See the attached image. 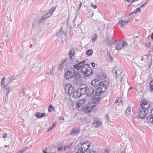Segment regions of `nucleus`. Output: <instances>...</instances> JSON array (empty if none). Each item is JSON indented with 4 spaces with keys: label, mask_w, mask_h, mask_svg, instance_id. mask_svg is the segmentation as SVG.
<instances>
[{
    "label": "nucleus",
    "mask_w": 153,
    "mask_h": 153,
    "mask_svg": "<svg viewBox=\"0 0 153 153\" xmlns=\"http://www.w3.org/2000/svg\"><path fill=\"white\" fill-rule=\"evenodd\" d=\"M108 82L107 80H105L101 82L98 87L100 88V89L102 91L105 92L108 87Z\"/></svg>",
    "instance_id": "nucleus-6"
},
{
    "label": "nucleus",
    "mask_w": 153,
    "mask_h": 153,
    "mask_svg": "<svg viewBox=\"0 0 153 153\" xmlns=\"http://www.w3.org/2000/svg\"><path fill=\"white\" fill-rule=\"evenodd\" d=\"M131 19V18L128 19L127 20H126V21L128 23L129 21H130V20Z\"/></svg>",
    "instance_id": "nucleus-61"
},
{
    "label": "nucleus",
    "mask_w": 153,
    "mask_h": 153,
    "mask_svg": "<svg viewBox=\"0 0 153 153\" xmlns=\"http://www.w3.org/2000/svg\"><path fill=\"white\" fill-rule=\"evenodd\" d=\"M92 125L95 128H97L101 125V123L100 121L95 120L92 123Z\"/></svg>",
    "instance_id": "nucleus-15"
},
{
    "label": "nucleus",
    "mask_w": 153,
    "mask_h": 153,
    "mask_svg": "<svg viewBox=\"0 0 153 153\" xmlns=\"http://www.w3.org/2000/svg\"><path fill=\"white\" fill-rule=\"evenodd\" d=\"M116 49L119 50L122 48L125 47L128 45V43L126 41H123L122 40L117 39L116 40L115 44Z\"/></svg>",
    "instance_id": "nucleus-3"
},
{
    "label": "nucleus",
    "mask_w": 153,
    "mask_h": 153,
    "mask_svg": "<svg viewBox=\"0 0 153 153\" xmlns=\"http://www.w3.org/2000/svg\"><path fill=\"white\" fill-rule=\"evenodd\" d=\"M25 91H26V90H25V89L24 88H23L21 90V92L22 94H25Z\"/></svg>",
    "instance_id": "nucleus-45"
},
{
    "label": "nucleus",
    "mask_w": 153,
    "mask_h": 153,
    "mask_svg": "<svg viewBox=\"0 0 153 153\" xmlns=\"http://www.w3.org/2000/svg\"><path fill=\"white\" fill-rule=\"evenodd\" d=\"M81 7V4H79L78 5L77 7V10L78 11L80 8Z\"/></svg>",
    "instance_id": "nucleus-51"
},
{
    "label": "nucleus",
    "mask_w": 153,
    "mask_h": 153,
    "mask_svg": "<svg viewBox=\"0 0 153 153\" xmlns=\"http://www.w3.org/2000/svg\"><path fill=\"white\" fill-rule=\"evenodd\" d=\"M64 89L65 92L69 95L72 94L74 91V88L73 87L72 85L69 83L65 85Z\"/></svg>",
    "instance_id": "nucleus-5"
},
{
    "label": "nucleus",
    "mask_w": 153,
    "mask_h": 153,
    "mask_svg": "<svg viewBox=\"0 0 153 153\" xmlns=\"http://www.w3.org/2000/svg\"><path fill=\"white\" fill-rule=\"evenodd\" d=\"M122 71L121 68L119 67H116L112 71V72L115 73L116 74L115 77L116 78L119 76H120V75L122 73Z\"/></svg>",
    "instance_id": "nucleus-9"
},
{
    "label": "nucleus",
    "mask_w": 153,
    "mask_h": 153,
    "mask_svg": "<svg viewBox=\"0 0 153 153\" xmlns=\"http://www.w3.org/2000/svg\"><path fill=\"white\" fill-rule=\"evenodd\" d=\"M67 153H76V152H74H74H67Z\"/></svg>",
    "instance_id": "nucleus-64"
},
{
    "label": "nucleus",
    "mask_w": 153,
    "mask_h": 153,
    "mask_svg": "<svg viewBox=\"0 0 153 153\" xmlns=\"http://www.w3.org/2000/svg\"><path fill=\"white\" fill-rule=\"evenodd\" d=\"M49 17V16L48 15H47V14H46L45 15L43 16L40 19L39 21V22L40 23L42 22L43 20L48 18Z\"/></svg>",
    "instance_id": "nucleus-27"
},
{
    "label": "nucleus",
    "mask_w": 153,
    "mask_h": 153,
    "mask_svg": "<svg viewBox=\"0 0 153 153\" xmlns=\"http://www.w3.org/2000/svg\"><path fill=\"white\" fill-rule=\"evenodd\" d=\"M150 114L153 115V108L151 109Z\"/></svg>",
    "instance_id": "nucleus-56"
},
{
    "label": "nucleus",
    "mask_w": 153,
    "mask_h": 153,
    "mask_svg": "<svg viewBox=\"0 0 153 153\" xmlns=\"http://www.w3.org/2000/svg\"><path fill=\"white\" fill-rule=\"evenodd\" d=\"M91 7H93L94 8L96 9L97 7V6L96 5H94L93 3H92L91 4Z\"/></svg>",
    "instance_id": "nucleus-48"
},
{
    "label": "nucleus",
    "mask_w": 153,
    "mask_h": 153,
    "mask_svg": "<svg viewBox=\"0 0 153 153\" xmlns=\"http://www.w3.org/2000/svg\"><path fill=\"white\" fill-rule=\"evenodd\" d=\"M93 53V51L92 49H90L87 51L86 54L88 56L91 55Z\"/></svg>",
    "instance_id": "nucleus-28"
},
{
    "label": "nucleus",
    "mask_w": 153,
    "mask_h": 153,
    "mask_svg": "<svg viewBox=\"0 0 153 153\" xmlns=\"http://www.w3.org/2000/svg\"><path fill=\"white\" fill-rule=\"evenodd\" d=\"M131 108L129 107L128 108L126 109V114L127 115H128L130 113V111H131Z\"/></svg>",
    "instance_id": "nucleus-32"
},
{
    "label": "nucleus",
    "mask_w": 153,
    "mask_h": 153,
    "mask_svg": "<svg viewBox=\"0 0 153 153\" xmlns=\"http://www.w3.org/2000/svg\"><path fill=\"white\" fill-rule=\"evenodd\" d=\"M87 152H88L87 153H97L96 151H94L93 150H91L90 151L89 150H88Z\"/></svg>",
    "instance_id": "nucleus-44"
},
{
    "label": "nucleus",
    "mask_w": 153,
    "mask_h": 153,
    "mask_svg": "<svg viewBox=\"0 0 153 153\" xmlns=\"http://www.w3.org/2000/svg\"><path fill=\"white\" fill-rule=\"evenodd\" d=\"M55 69V68L53 67L52 68L51 70L48 73H47L46 74H50L52 75L53 74V71Z\"/></svg>",
    "instance_id": "nucleus-37"
},
{
    "label": "nucleus",
    "mask_w": 153,
    "mask_h": 153,
    "mask_svg": "<svg viewBox=\"0 0 153 153\" xmlns=\"http://www.w3.org/2000/svg\"><path fill=\"white\" fill-rule=\"evenodd\" d=\"M97 34H95L93 35V37L92 39V41L94 42L95 41L97 38Z\"/></svg>",
    "instance_id": "nucleus-39"
},
{
    "label": "nucleus",
    "mask_w": 153,
    "mask_h": 153,
    "mask_svg": "<svg viewBox=\"0 0 153 153\" xmlns=\"http://www.w3.org/2000/svg\"><path fill=\"white\" fill-rule=\"evenodd\" d=\"M75 53V51L74 48L71 49L68 52V55L70 57L69 59L70 62H72L74 60L72 59V56H74Z\"/></svg>",
    "instance_id": "nucleus-11"
},
{
    "label": "nucleus",
    "mask_w": 153,
    "mask_h": 153,
    "mask_svg": "<svg viewBox=\"0 0 153 153\" xmlns=\"http://www.w3.org/2000/svg\"><path fill=\"white\" fill-rule=\"evenodd\" d=\"M63 33V31L62 30V29L61 28L59 30L58 32L57 33H56V36H61Z\"/></svg>",
    "instance_id": "nucleus-31"
},
{
    "label": "nucleus",
    "mask_w": 153,
    "mask_h": 153,
    "mask_svg": "<svg viewBox=\"0 0 153 153\" xmlns=\"http://www.w3.org/2000/svg\"><path fill=\"white\" fill-rule=\"evenodd\" d=\"M147 3V2H145V3L143 4L141 6V7H143Z\"/></svg>",
    "instance_id": "nucleus-55"
},
{
    "label": "nucleus",
    "mask_w": 153,
    "mask_h": 153,
    "mask_svg": "<svg viewBox=\"0 0 153 153\" xmlns=\"http://www.w3.org/2000/svg\"><path fill=\"white\" fill-rule=\"evenodd\" d=\"M56 7H53L52 9H51L53 11L56 9Z\"/></svg>",
    "instance_id": "nucleus-63"
},
{
    "label": "nucleus",
    "mask_w": 153,
    "mask_h": 153,
    "mask_svg": "<svg viewBox=\"0 0 153 153\" xmlns=\"http://www.w3.org/2000/svg\"><path fill=\"white\" fill-rule=\"evenodd\" d=\"M5 79V78H3V79H2L1 81V86L3 88H4L5 87H6V86L7 85H6L4 84Z\"/></svg>",
    "instance_id": "nucleus-26"
},
{
    "label": "nucleus",
    "mask_w": 153,
    "mask_h": 153,
    "mask_svg": "<svg viewBox=\"0 0 153 153\" xmlns=\"http://www.w3.org/2000/svg\"><path fill=\"white\" fill-rule=\"evenodd\" d=\"M47 150V148H45V150H43V153H47V152H46V151Z\"/></svg>",
    "instance_id": "nucleus-60"
},
{
    "label": "nucleus",
    "mask_w": 153,
    "mask_h": 153,
    "mask_svg": "<svg viewBox=\"0 0 153 153\" xmlns=\"http://www.w3.org/2000/svg\"><path fill=\"white\" fill-rule=\"evenodd\" d=\"M150 91H153V80H152L151 81L150 83Z\"/></svg>",
    "instance_id": "nucleus-35"
},
{
    "label": "nucleus",
    "mask_w": 153,
    "mask_h": 153,
    "mask_svg": "<svg viewBox=\"0 0 153 153\" xmlns=\"http://www.w3.org/2000/svg\"><path fill=\"white\" fill-rule=\"evenodd\" d=\"M78 74H75V75L74 76V78L75 79L78 80L79 79V78H78Z\"/></svg>",
    "instance_id": "nucleus-42"
},
{
    "label": "nucleus",
    "mask_w": 153,
    "mask_h": 153,
    "mask_svg": "<svg viewBox=\"0 0 153 153\" xmlns=\"http://www.w3.org/2000/svg\"><path fill=\"white\" fill-rule=\"evenodd\" d=\"M78 91H79L80 94H81V96L84 94L85 93L86 94V87L83 88H81L80 89H78Z\"/></svg>",
    "instance_id": "nucleus-17"
},
{
    "label": "nucleus",
    "mask_w": 153,
    "mask_h": 153,
    "mask_svg": "<svg viewBox=\"0 0 153 153\" xmlns=\"http://www.w3.org/2000/svg\"><path fill=\"white\" fill-rule=\"evenodd\" d=\"M137 9L135 10H134L130 14H129V16H130L131 15H132V14H133L134 13V14H135V13H137Z\"/></svg>",
    "instance_id": "nucleus-43"
},
{
    "label": "nucleus",
    "mask_w": 153,
    "mask_h": 153,
    "mask_svg": "<svg viewBox=\"0 0 153 153\" xmlns=\"http://www.w3.org/2000/svg\"><path fill=\"white\" fill-rule=\"evenodd\" d=\"M45 115V113H41L39 112H37L35 114V116L36 118H39L42 117L44 116Z\"/></svg>",
    "instance_id": "nucleus-20"
},
{
    "label": "nucleus",
    "mask_w": 153,
    "mask_h": 153,
    "mask_svg": "<svg viewBox=\"0 0 153 153\" xmlns=\"http://www.w3.org/2000/svg\"><path fill=\"white\" fill-rule=\"evenodd\" d=\"M59 119H62V120H64V117H61V116H60V117H59Z\"/></svg>",
    "instance_id": "nucleus-62"
},
{
    "label": "nucleus",
    "mask_w": 153,
    "mask_h": 153,
    "mask_svg": "<svg viewBox=\"0 0 153 153\" xmlns=\"http://www.w3.org/2000/svg\"><path fill=\"white\" fill-rule=\"evenodd\" d=\"M85 62L84 60H83L73 65V67L75 69L77 70L81 69L82 66L85 63Z\"/></svg>",
    "instance_id": "nucleus-10"
},
{
    "label": "nucleus",
    "mask_w": 153,
    "mask_h": 153,
    "mask_svg": "<svg viewBox=\"0 0 153 153\" xmlns=\"http://www.w3.org/2000/svg\"><path fill=\"white\" fill-rule=\"evenodd\" d=\"M8 95L7 96H6V95H5V96L4 97V98H5V101H6L8 99Z\"/></svg>",
    "instance_id": "nucleus-52"
},
{
    "label": "nucleus",
    "mask_w": 153,
    "mask_h": 153,
    "mask_svg": "<svg viewBox=\"0 0 153 153\" xmlns=\"http://www.w3.org/2000/svg\"><path fill=\"white\" fill-rule=\"evenodd\" d=\"M100 99H101L100 97H97L95 98V103H99V102L100 100ZM99 103H100L99 102Z\"/></svg>",
    "instance_id": "nucleus-34"
},
{
    "label": "nucleus",
    "mask_w": 153,
    "mask_h": 153,
    "mask_svg": "<svg viewBox=\"0 0 153 153\" xmlns=\"http://www.w3.org/2000/svg\"><path fill=\"white\" fill-rule=\"evenodd\" d=\"M62 149H63V148L62 146L61 147H60L58 148V150L59 151V150H62ZM63 149H64V148H63Z\"/></svg>",
    "instance_id": "nucleus-50"
},
{
    "label": "nucleus",
    "mask_w": 153,
    "mask_h": 153,
    "mask_svg": "<svg viewBox=\"0 0 153 153\" xmlns=\"http://www.w3.org/2000/svg\"><path fill=\"white\" fill-rule=\"evenodd\" d=\"M123 101L122 100V99L121 97H118L117 98L115 101V103H123Z\"/></svg>",
    "instance_id": "nucleus-30"
},
{
    "label": "nucleus",
    "mask_w": 153,
    "mask_h": 153,
    "mask_svg": "<svg viewBox=\"0 0 153 153\" xmlns=\"http://www.w3.org/2000/svg\"><path fill=\"white\" fill-rule=\"evenodd\" d=\"M148 113V111H145L142 109H140V111L139 113V114L137 116L138 119H141L145 117L146 114Z\"/></svg>",
    "instance_id": "nucleus-8"
},
{
    "label": "nucleus",
    "mask_w": 153,
    "mask_h": 153,
    "mask_svg": "<svg viewBox=\"0 0 153 153\" xmlns=\"http://www.w3.org/2000/svg\"><path fill=\"white\" fill-rule=\"evenodd\" d=\"M95 90L94 87H86V95L88 97L91 96L94 94Z\"/></svg>",
    "instance_id": "nucleus-7"
},
{
    "label": "nucleus",
    "mask_w": 153,
    "mask_h": 153,
    "mask_svg": "<svg viewBox=\"0 0 153 153\" xmlns=\"http://www.w3.org/2000/svg\"><path fill=\"white\" fill-rule=\"evenodd\" d=\"M146 120L149 122L153 123V115L150 114V115L147 117Z\"/></svg>",
    "instance_id": "nucleus-21"
},
{
    "label": "nucleus",
    "mask_w": 153,
    "mask_h": 153,
    "mask_svg": "<svg viewBox=\"0 0 153 153\" xmlns=\"http://www.w3.org/2000/svg\"><path fill=\"white\" fill-rule=\"evenodd\" d=\"M149 107V104H148L146 105L145 106L143 105V107L141 108V109H143L146 111V109H147Z\"/></svg>",
    "instance_id": "nucleus-36"
},
{
    "label": "nucleus",
    "mask_w": 153,
    "mask_h": 153,
    "mask_svg": "<svg viewBox=\"0 0 153 153\" xmlns=\"http://www.w3.org/2000/svg\"><path fill=\"white\" fill-rule=\"evenodd\" d=\"M77 14H76V15L75 16L74 19L73 20V22H75V20H76V18H77Z\"/></svg>",
    "instance_id": "nucleus-49"
},
{
    "label": "nucleus",
    "mask_w": 153,
    "mask_h": 153,
    "mask_svg": "<svg viewBox=\"0 0 153 153\" xmlns=\"http://www.w3.org/2000/svg\"><path fill=\"white\" fill-rule=\"evenodd\" d=\"M102 81H100V80L97 78L95 79H94L91 82V84L94 87L98 86L100 83Z\"/></svg>",
    "instance_id": "nucleus-12"
},
{
    "label": "nucleus",
    "mask_w": 153,
    "mask_h": 153,
    "mask_svg": "<svg viewBox=\"0 0 153 153\" xmlns=\"http://www.w3.org/2000/svg\"><path fill=\"white\" fill-rule=\"evenodd\" d=\"M53 11V10L51 9L49 10V12L46 13L47 15H48L49 16V17L51 15Z\"/></svg>",
    "instance_id": "nucleus-38"
},
{
    "label": "nucleus",
    "mask_w": 153,
    "mask_h": 153,
    "mask_svg": "<svg viewBox=\"0 0 153 153\" xmlns=\"http://www.w3.org/2000/svg\"><path fill=\"white\" fill-rule=\"evenodd\" d=\"M79 133L77 129H73L70 133V134L72 136H75Z\"/></svg>",
    "instance_id": "nucleus-14"
},
{
    "label": "nucleus",
    "mask_w": 153,
    "mask_h": 153,
    "mask_svg": "<svg viewBox=\"0 0 153 153\" xmlns=\"http://www.w3.org/2000/svg\"><path fill=\"white\" fill-rule=\"evenodd\" d=\"M95 95L98 96H99L102 93L104 92V91H102L100 89V88H99L98 87L97 89H96L95 91Z\"/></svg>",
    "instance_id": "nucleus-18"
},
{
    "label": "nucleus",
    "mask_w": 153,
    "mask_h": 153,
    "mask_svg": "<svg viewBox=\"0 0 153 153\" xmlns=\"http://www.w3.org/2000/svg\"><path fill=\"white\" fill-rule=\"evenodd\" d=\"M118 24H120V26L122 27H124V26L127 25L128 23L126 21V20H121L119 22Z\"/></svg>",
    "instance_id": "nucleus-19"
},
{
    "label": "nucleus",
    "mask_w": 153,
    "mask_h": 153,
    "mask_svg": "<svg viewBox=\"0 0 153 153\" xmlns=\"http://www.w3.org/2000/svg\"><path fill=\"white\" fill-rule=\"evenodd\" d=\"M91 65H92V66L93 67H94L95 65V63H94V62H92L91 63Z\"/></svg>",
    "instance_id": "nucleus-57"
},
{
    "label": "nucleus",
    "mask_w": 153,
    "mask_h": 153,
    "mask_svg": "<svg viewBox=\"0 0 153 153\" xmlns=\"http://www.w3.org/2000/svg\"><path fill=\"white\" fill-rule=\"evenodd\" d=\"M63 67V63L61 62L59 65L58 67V70L60 71H61L62 70V69Z\"/></svg>",
    "instance_id": "nucleus-33"
},
{
    "label": "nucleus",
    "mask_w": 153,
    "mask_h": 153,
    "mask_svg": "<svg viewBox=\"0 0 153 153\" xmlns=\"http://www.w3.org/2000/svg\"><path fill=\"white\" fill-rule=\"evenodd\" d=\"M25 151V149H22L21 150H20L19 152H21L23 153L24 152V151Z\"/></svg>",
    "instance_id": "nucleus-59"
},
{
    "label": "nucleus",
    "mask_w": 153,
    "mask_h": 153,
    "mask_svg": "<svg viewBox=\"0 0 153 153\" xmlns=\"http://www.w3.org/2000/svg\"><path fill=\"white\" fill-rule=\"evenodd\" d=\"M137 10V12H140V8H137V9H136Z\"/></svg>",
    "instance_id": "nucleus-58"
},
{
    "label": "nucleus",
    "mask_w": 153,
    "mask_h": 153,
    "mask_svg": "<svg viewBox=\"0 0 153 153\" xmlns=\"http://www.w3.org/2000/svg\"><path fill=\"white\" fill-rule=\"evenodd\" d=\"M140 104L141 108L143 107V105L146 106L148 105L147 101L144 100L143 101H140Z\"/></svg>",
    "instance_id": "nucleus-22"
},
{
    "label": "nucleus",
    "mask_w": 153,
    "mask_h": 153,
    "mask_svg": "<svg viewBox=\"0 0 153 153\" xmlns=\"http://www.w3.org/2000/svg\"><path fill=\"white\" fill-rule=\"evenodd\" d=\"M50 126L49 128H48L47 130V131L48 132L50 131L52 129V128Z\"/></svg>",
    "instance_id": "nucleus-54"
},
{
    "label": "nucleus",
    "mask_w": 153,
    "mask_h": 153,
    "mask_svg": "<svg viewBox=\"0 0 153 153\" xmlns=\"http://www.w3.org/2000/svg\"><path fill=\"white\" fill-rule=\"evenodd\" d=\"M105 117L106 120V121L107 122H110V119L109 116L107 115H106L105 116Z\"/></svg>",
    "instance_id": "nucleus-40"
},
{
    "label": "nucleus",
    "mask_w": 153,
    "mask_h": 153,
    "mask_svg": "<svg viewBox=\"0 0 153 153\" xmlns=\"http://www.w3.org/2000/svg\"><path fill=\"white\" fill-rule=\"evenodd\" d=\"M146 45L147 47L149 48L150 47L151 45V43L150 42H149L146 44Z\"/></svg>",
    "instance_id": "nucleus-47"
},
{
    "label": "nucleus",
    "mask_w": 153,
    "mask_h": 153,
    "mask_svg": "<svg viewBox=\"0 0 153 153\" xmlns=\"http://www.w3.org/2000/svg\"><path fill=\"white\" fill-rule=\"evenodd\" d=\"M4 88L7 91V92L6 94V96H7L9 93L10 91H11V89L10 87L7 85Z\"/></svg>",
    "instance_id": "nucleus-29"
},
{
    "label": "nucleus",
    "mask_w": 153,
    "mask_h": 153,
    "mask_svg": "<svg viewBox=\"0 0 153 153\" xmlns=\"http://www.w3.org/2000/svg\"><path fill=\"white\" fill-rule=\"evenodd\" d=\"M85 100L83 99L81 100H79L76 102V108H79L83 104H84L85 102Z\"/></svg>",
    "instance_id": "nucleus-13"
},
{
    "label": "nucleus",
    "mask_w": 153,
    "mask_h": 153,
    "mask_svg": "<svg viewBox=\"0 0 153 153\" xmlns=\"http://www.w3.org/2000/svg\"><path fill=\"white\" fill-rule=\"evenodd\" d=\"M72 143H67L66 144V145L64 147V150H65L67 149H69L70 148V146L72 145Z\"/></svg>",
    "instance_id": "nucleus-23"
},
{
    "label": "nucleus",
    "mask_w": 153,
    "mask_h": 153,
    "mask_svg": "<svg viewBox=\"0 0 153 153\" xmlns=\"http://www.w3.org/2000/svg\"><path fill=\"white\" fill-rule=\"evenodd\" d=\"M54 109L51 105H50L48 108V110L49 112L51 111V109Z\"/></svg>",
    "instance_id": "nucleus-41"
},
{
    "label": "nucleus",
    "mask_w": 153,
    "mask_h": 153,
    "mask_svg": "<svg viewBox=\"0 0 153 153\" xmlns=\"http://www.w3.org/2000/svg\"><path fill=\"white\" fill-rule=\"evenodd\" d=\"M75 73L74 70L73 68L68 69L65 73V77L67 79H70L74 76Z\"/></svg>",
    "instance_id": "nucleus-4"
},
{
    "label": "nucleus",
    "mask_w": 153,
    "mask_h": 153,
    "mask_svg": "<svg viewBox=\"0 0 153 153\" xmlns=\"http://www.w3.org/2000/svg\"><path fill=\"white\" fill-rule=\"evenodd\" d=\"M76 74H78V78H80L82 76L81 74L79 73H76Z\"/></svg>",
    "instance_id": "nucleus-53"
},
{
    "label": "nucleus",
    "mask_w": 153,
    "mask_h": 153,
    "mask_svg": "<svg viewBox=\"0 0 153 153\" xmlns=\"http://www.w3.org/2000/svg\"><path fill=\"white\" fill-rule=\"evenodd\" d=\"M15 77V76L13 75L9 77L7 79V83L9 84L10 82Z\"/></svg>",
    "instance_id": "nucleus-24"
},
{
    "label": "nucleus",
    "mask_w": 153,
    "mask_h": 153,
    "mask_svg": "<svg viewBox=\"0 0 153 153\" xmlns=\"http://www.w3.org/2000/svg\"><path fill=\"white\" fill-rule=\"evenodd\" d=\"M7 134H3V137L4 138H6L7 137Z\"/></svg>",
    "instance_id": "nucleus-46"
},
{
    "label": "nucleus",
    "mask_w": 153,
    "mask_h": 153,
    "mask_svg": "<svg viewBox=\"0 0 153 153\" xmlns=\"http://www.w3.org/2000/svg\"><path fill=\"white\" fill-rule=\"evenodd\" d=\"M81 72L83 73V76L84 78L89 76L93 73L91 68L90 67L89 64L88 63L83 65L81 68Z\"/></svg>",
    "instance_id": "nucleus-2"
},
{
    "label": "nucleus",
    "mask_w": 153,
    "mask_h": 153,
    "mask_svg": "<svg viewBox=\"0 0 153 153\" xmlns=\"http://www.w3.org/2000/svg\"><path fill=\"white\" fill-rule=\"evenodd\" d=\"M80 96H81V94H80L79 91H78V89L74 93L73 95V97L74 98H76L79 97Z\"/></svg>",
    "instance_id": "nucleus-16"
},
{
    "label": "nucleus",
    "mask_w": 153,
    "mask_h": 153,
    "mask_svg": "<svg viewBox=\"0 0 153 153\" xmlns=\"http://www.w3.org/2000/svg\"><path fill=\"white\" fill-rule=\"evenodd\" d=\"M93 107H88L86 108H85V111L86 113H88L90 112L92 110V109H93Z\"/></svg>",
    "instance_id": "nucleus-25"
},
{
    "label": "nucleus",
    "mask_w": 153,
    "mask_h": 153,
    "mask_svg": "<svg viewBox=\"0 0 153 153\" xmlns=\"http://www.w3.org/2000/svg\"><path fill=\"white\" fill-rule=\"evenodd\" d=\"M90 146V143L86 141L83 143H78L74 149V152L76 153H85V152H87Z\"/></svg>",
    "instance_id": "nucleus-1"
}]
</instances>
